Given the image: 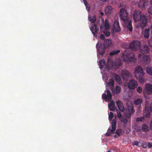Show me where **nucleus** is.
Returning <instances> with one entry per match:
<instances>
[{
  "instance_id": "f257e3e1",
  "label": "nucleus",
  "mask_w": 152,
  "mask_h": 152,
  "mask_svg": "<svg viewBox=\"0 0 152 152\" xmlns=\"http://www.w3.org/2000/svg\"><path fill=\"white\" fill-rule=\"evenodd\" d=\"M133 18L135 21H140L136 26L137 28H141L143 29L145 26L148 21V19L146 16L142 15L140 11L135 10L133 13Z\"/></svg>"
},
{
  "instance_id": "f03ea898",
  "label": "nucleus",
  "mask_w": 152,
  "mask_h": 152,
  "mask_svg": "<svg viewBox=\"0 0 152 152\" xmlns=\"http://www.w3.org/2000/svg\"><path fill=\"white\" fill-rule=\"evenodd\" d=\"M120 16L121 20L123 21V25L124 26L127 27L129 31L132 30V27L131 21L128 18V14L125 8L121 9L120 12Z\"/></svg>"
},
{
  "instance_id": "7ed1b4c3",
  "label": "nucleus",
  "mask_w": 152,
  "mask_h": 152,
  "mask_svg": "<svg viewBox=\"0 0 152 152\" xmlns=\"http://www.w3.org/2000/svg\"><path fill=\"white\" fill-rule=\"evenodd\" d=\"M134 74L135 77L138 79L140 83L145 82L146 79L144 77L145 73L143 68L140 66H137L134 71Z\"/></svg>"
},
{
  "instance_id": "20e7f679",
  "label": "nucleus",
  "mask_w": 152,
  "mask_h": 152,
  "mask_svg": "<svg viewBox=\"0 0 152 152\" xmlns=\"http://www.w3.org/2000/svg\"><path fill=\"white\" fill-rule=\"evenodd\" d=\"M123 59L124 61L129 63L131 61L134 62L136 61V59L134 58V56L129 49L126 50L123 53Z\"/></svg>"
},
{
  "instance_id": "39448f33",
  "label": "nucleus",
  "mask_w": 152,
  "mask_h": 152,
  "mask_svg": "<svg viewBox=\"0 0 152 152\" xmlns=\"http://www.w3.org/2000/svg\"><path fill=\"white\" fill-rule=\"evenodd\" d=\"M127 109L125 112V115L126 118L121 119V121L124 123H126L128 122L127 118H129L131 115L134 112V107L132 104L130 102H128L127 104Z\"/></svg>"
},
{
  "instance_id": "423d86ee",
  "label": "nucleus",
  "mask_w": 152,
  "mask_h": 152,
  "mask_svg": "<svg viewBox=\"0 0 152 152\" xmlns=\"http://www.w3.org/2000/svg\"><path fill=\"white\" fill-rule=\"evenodd\" d=\"M107 65L108 66L107 69H110L113 66L118 67L121 65V62L120 59L117 58L115 59L114 62L111 59H108L107 62Z\"/></svg>"
},
{
  "instance_id": "0eeeda50",
  "label": "nucleus",
  "mask_w": 152,
  "mask_h": 152,
  "mask_svg": "<svg viewBox=\"0 0 152 152\" xmlns=\"http://www.w3.org/2000/svg\"><path fill=\"white\" fill-rule=\"evenodd\" d=\"M143 93L146 99H148L149 97L146 96L152 94V84L148 83H146L143 90Z\"/></svg>"
},
{
  "instance_id": "6e6552de",
  "label": "nucleus",
  "mask_w": 152,
  "mask_h": 152,
  "mask_svg": "<svg viewBox=\"0 0 152 152\" xmlns=\"http://www.w3.org/2000/svg\"><path fill=\"white\" fill-rule=\"evenodd\" d=\"M138 59L139 61L143 65H145L150 61L149 56L146 55H142L140 54H138Z\"/></svg>"
},
{
  "instance_id": "1a4fd4ad",
  "label": "nucleus",
  "mask_w": 152,
  "mask_h": 152,
  "mask_svg": "<svg viewBox=\"0 0 152 152\" xmlns=\"http://www.w3.org/2000/svg\"><path fill=\"white\" fill-rule=\"evenodd\" d=\"M104 29L103 31L104 34L106 36L109 37L110 34V32L109 31L110 28V26L107 19L105 20L104 23Z\"/></svg>"
},
{
  "instance_id": "9d476101",
  "label": "nucleus",
  "mask_w": 152,
  "mask_h": 152,
  "mask_svg": "<svg viewBox=\"0 0 152 152\" xmlns=\"http://www.w3.org/2000/svg\"><path fill=\"white\" fill-rule=\"evenodd\" d=\"M141 44L140 42L135 40L132 42L129 45L130 48L133 50H140V48Z\"/></svg>"
},
{
  "instance_id": "9b49d317",
  "label": "nucleus",
  "mask_w": 152,
  "mask_h": 152,
  "mask_svg": "<svg viewBox=\"0 0 152 152\" xmlns=\"http://www.w3.org/2000/svg\"><path fill=\"white\" fill-rule=\"evenodd\" d=\"M121 75L122 79L124 80H127L129 78L132 77V74L125 69L122 70Z\"/></svg>"
},
{
  "instance_id": "f8f14e48",
  "label": "nucleus",
  "mask_w": 152,
  "mask_h": 152,
  "mask_svg": "<svg viewBox=\"0 0 152 152\" xmlns=\"http://www.w3.org/2000/svg\"><path fill=\"white\" fill-rule=\"evenodd\" d=\"M116 121L115 120L113 119L111 122V129L109 128L106 133V135L107 136H110L111 134L115 132L116 127Z\"/></svg>"
},
{
  "instance_id": "ddd939ff",
  "label": "nucleus",
  "mask_w": 152,
  "mask_h": 152,
  "mask_svg": "<svg viewBox=\"0 0 152 152\" xmlns=\"http://www.w3.org/2000/svg\"><path fill=\"white\" fill-rule=\"evenodd\" d=\"M107 95L105 94H103L102 95V97L105 99L106 102H108L111 100L112 95L110 91L109 90L107 91Z\"/></svg>"
},
{
  "instance_id": "4468645a",
  "label": "nucleus",
  "mask_w": 152,
  "mask_h": 152,
  "mask_svg": "<svg viewBox=\"0 0 152 152\" xmlns=\"http://www.w3.org/2000/svg\"><path fill=\"white\" fill-rule=\"evenodd\" d=\"M137 86V82L134 79L131 80L128 84V87L130 89H134Z\"/></svg>"
},
{
  "instance_id": "2eb2a0df",
  "label": "nucleus",
  "mask_w": 152,
  "mask_h": 152,
  "mask_svg": "<svg viewBox=\"0 0 152 152\" xmlns=\"http://www.w3.org/2000/svg\"><path fill=\"white\" fill-rule=\"evenodd\" d=\"M98 53L100 55H103L105 52V48L102 44L97 43L96 45Z\"/></svg>"
},
{
  "instance_id": "dca6fc26",
  "label": "nucleus",
  "mask_w": 152,
  "mask_h": 152,
  "mask_svg": "<svg viewBox=\"0 0 152 152\" xmlns=\"http://www.w3.org/2000/svg\"><path fill=\"white\" fill-rule=\"evenodd\" d=\"M105 13L107 16H109L114 12L113 8L110 6L108 5L105 8Z\"/></svg>"
},
{
  "instance_id": "f3484780",
  "label": "nucleus",
  "mask_w": 152,
  "mask_h": 152,
  "mask_svg": "<svg viewBox=\"0 0 152 152\" xmlns=\"http://www.w3.org/2000/svg\"><path fill=\"white\" fill-rule=\"evenodd\" d=\"M139 51L141 53H147L149 51L148 47L146 45H144L140 47Z\"/></svg>"
},
{
  "instance_id": "a211bd4d",
  "label": "nucleus",
  "mask_w": 152,
  "mask_h": 152,
  "mask_svg": "<svg viewBox=\"0 0 152 152\" xmlns=\"http://www.w3.org/2000/svg\"><path fill=\"white\" fill-rule=\"evenodd\" d=\"M152 110L151 107L145 109L144 112V115L147 118L151 117V114Z\"/></svg>"
},
{
  "instance_id": "6ab92c4d",
  "label": "nucleus",
  "mask_w": 152,
  "mask_h": 152,
  "mask_svg": "<svg viewBox=\"0 0 152 152\" xmlns=\"http://www.w3.org/2000/svg\"><path fill=\"white\" fill-rule=\"evenodd\" d=\"M113 29L116 32H118L121 31V29L118 21L115 20L114 21L113 25Z\"/></svg>"
},
{
  "instance_id": "aec40b11",
  "label": "nucleus",
  "mask_w": 152,
  "mask_h": 152,
  "mask_svg": "<svg viewBox=\"0 0 152 152\" xmlns=\"http://www.w3.org/2000/svg\"><path fill=\"white\" fill-rule=\"evenodd\" d=\"M116 104L118 109L121 111H124V108L122 102L119 100L116 102Z\"/></svg>"
},
{
  "instance_id": "412c9836",
  "label": "nucleus",
  "mask_w": 152,
  "mask_h": 152,
  "mask_svg": "<svg viewBox=\"0 0 152 152\" xmlns=\"http://www.w3.org/2000/svg\"><path fill=\"white\" fill-rule=\"evenodd\" d=\"M104 46L108 48L112 47L113 45V43L112 40L110 39H106L104 41Z\"/></svg>"
},
{
  "instance_id": "4be33fe9",
  "label": "nucleus",
  "mask_w": 152,
  "mask_h": 152,
  "mask_svg": "<svg viewBox=\"0 0 152 152\" xmlns=\"http://www.w3.org/2000/svg\"><path fill=\"white\" fill-rule=\"evenodd\" d=\"M108 107L110 110L112 111H114L117 109L115 107L114 102L113 100L111 101L108 104Z\"/></svg>"
},
{
  "instance_id": "5701e85b",
  "label": "nucleus",
  "mask_w": 152,
  "mask_h": 152,
  "mask_svg": "<svg viewBox=\"0 0 152 152\" xmlns=\"http://www.w3.org/2000/svg\"><path fill=\"white\" fill-rule=\"evenodd\" d=\"M148 4V2L145 0H140L138 4L139 7L142 8H145Z\"/></svg>"
},
{
  "instance_id": "b1692460",
  "label": "nucleus",
  "mask_w": 152,
  "mask_h": 152,
  "mask_svg": "<svg viewBox=\"0 0 152 152\" xmlns=\"http://www.w3.org/2000/svg\"><path fill=\"white\" fill-rule=\"evenodd\" d=\"M121 88L119 86H116L115 88V89H112V92L113 94H120L121 91Z\"/></svg>"
},
{
  "instance_id": "393cba45",
  "label": "nucleus",
  "mask_w": 152,
  "mask_h": 152,
  "mask_svg": "<svg viewBox=\"0 0 152 152\" xmlns=\"http://www.w3.org/2000/svg\"><path fill=\"white\" fill-rule=\"evenodd\" d=\"M99 67L100 69H102L104 66H105V67L107 69H107V68L108 67V66L107 65V64L106 65L105 62V61L103 60H102L99 62Z\"/></svg>"
},
{
  "instance_id": "a878e982",
  "label": "nucleus",
  "mask_w": 152,
  "mask_h": 152,
  "mask_svg": "<svg viewBox=\"0 0 152 152\" xmlns=\"http://www.w3.org/2000/svg\"><path fill=\"white\" fill-rule=\"evenodd\" d=\"M91 31L93 34H95L98 30V28L97 27L95 24H94L90 28Z\"/></svg>"
},
{
  "instance_id": "bb28decb",
  "label": "nucleus",
  "mask_w": 152,
  "mask_h": 152,
  "mask_svg": "<svg viewBox=\"0 0 152 152\" xmlns=\"http://www.w3.org/2000/svg\"><path fill=\"white\" fill-rule=\"evenodd\" d=\"M114 81L113 79H111L107 83V86H109L111 89L113 88L114 85Z\"/></svg>"
},
{
  "instance_id": "cd10ccee",
  "label": "nucleus",
  "mask_w": 152,
  "mask_h": 152,
  "mask_svg": "<svg viewBox=\"0 0 152 152\" xmlns=\"http://www.w3.org/2000/svg\"><path fill=\"white\" fill-rule=\"evenodd\" d=\"M149 29H146L145 31L143 32L144 37L146 38H148L149 36Z\"/></svg>"
},
{
  "instance_id": "c85d7f7f",
  "label": "nucleus",
  "mask_w": 152,
  "mask_h": 152,
  "mask_svg": "<svg viewBox=\"0 0 152 152\" xmlns=\"http://www.w3.org/2000/svg\"><path fill=\"white\" fill-rule=\"evenodd\" d=\"M146 71L148 74L152 75V67L150 66L147 67L146 68Z\"/></svg>"
},
{
  "instance_id": "c756f323",
  "label": "nucleus",
  "mask_w": 152,
  "mask_h": 152,
  "mask_svg": "<svg viewBox=\"0 0 152 152\" xmlns=\"http://www.w3.org/2000/svg\"><path fill=\"white\" fill-rule=\"evenodd\" d=\"M142 130L144 132H146L148 131L149 128L145 124H144L142 125Z\"/></svg>"
},
{
  "instance_id": "7c9ffc66",
  "label": "nucleus",
  "mask_w": 152,
  "mask_h": 152,
  "mask_svg": "<svg viewBox=\"0 0 152 152\" xmlns=\"http://www.w3.org/2000/svg\"><path fill=\"white\" fill-rule=\"evenodd\" d=\"M142 99H141L138 98L135 100L134 103L136 105H140L142 102Z\"/></svg>"
},
{
  "instance_id": "2f4dec72",
  "label": "nucleus",
  "mask_w": 152,
  "mask_h": 152,
  "mask_svg": "<svg viewBox=\"0 0 152 152\" xmlns=\"http://www.w3.org/2000/svg\"><path fill=\"white\" fill-rule=\"evenodd\" d=\"M88 18L90 21L92 23H94L96 20V18L95 16L89 15L88 17Z\"/></svg>"
},
{
  "instance_id": "473e14b6",
  "label": "nucleus",
  "mask_w": 152,
  "mask_h": 152,
  "mask_svg": "<svg viewBox=\"0 0 152 152\" xmlns=\"http://www.w3.org/2000/svg\"><path fill=\"white\" fill-rule=\"evenodd\" d=\"M115 79L117 82L119 84H120L121 83V78L119 75H115Z\"/></svg>"
},
{
  "instance_id": "72a5a7b5",
  "label": "nucleus",
  "mask_w": 152,
  "mask_h": 152,
  "mask_svg": "<svg viewBox=\"0 0 152 152\" xmlns=\"http://www.w3.org/2000/svg\"><path fill=\"white\" fill-rule=\"evenodd\" d=\"M120 51L119 50H115L110 53V55L113 56L119 53Z\"/></svg>"
},
{
  "instance_id": "f704fd0d",
  "label": "nucleus",
  "mask_w": 152,
  "mask_h": 152,
  "mask_svg": "<svg viewBox=\"0 0 152 152\" xmlns=\"http://www.w3.org/2000/svg\"><path fill=\"white\" fill-rule=\"evenodd\" d=\"M116 110L117 111V115L118 118L120 119H121L122 117V115L121 113L119 112V111L117 109H116Z\"/></svg>"
},
{
  "instance_id": "c9c22d12",
  "label": "nucleus",
  "mask_w": 152,
  "mask_h": 152,
  "mask_svg": "<svg viewBox=\"0 0 152 152\" xmlns=\"http://www.w3.org/2000/svg\"><path fill=\"white\" fill-rule=\"evenodd\" d=\"M144 118L143 117H141L139 118H137L136 119V121L137 122L142 121L144 120Z\"/></svg>"
},
{
  "instance_id": "e433bc0d",
  "label": "nucleus",
  "mask_w": 152,
  "mask_h": 152,
  "mask_svg": "<svg viewBox=\"0 0 152 152\" xmlns=\"http://www.w3.org/2000/svg\"><path fill=\"white\" fill-rule=\"evenodd\" d=\"M149 101L146 100L145 103V109L149 108L151 107L149 106Z\"/></svg>"
},
{
  "instance_id": "4c0bfd02",
  "label": "nucleus",
  "mask_w": 152,
  "mask_h": 152,
  "mask_svg": "<svg viewBox=\"0 0 152 152\" xmlns=\"http://www.w3.org/2000/svg\"><path fill=\"white\" fill-rule=\"evenodd\" d=\"M113 117V112H110L109 115V119L110 121L111 120L112 118Z\"/></svg>"
},
{
  "instance_id": "58836bf2",
  "label": "nucleus",
  "mask_w": 152,
  "mask_h": 152,
  "mask_svg": "<svg viewBox=\"0 0 152 152\" xmlns=\"http://www.w3.org/2000/svg\"><path fill=\"white\" fill-rule=\"evenodd\" d=\"M142 88L141 86H139L137 88V91L139 93H140L142 92Z\"/></svg>"
},
{
  "instance_id": "ea45409f",
  "label": "nucleus",
  "mask_w": 152,
  "mask_h": 152,
  "mask_svg": "<svg viewBox=\"0 0 152 152\" xmlns=\"http://www.w3.org/2000/svg\"><path fill=\"white\" fill-rule=\"evenodd\" d=\"M121 132L122 131L120 129H117L115 132L116 134L118 136H120Z\"/></svg>"
},
{
  "instance_id": "a19ab883",
  "label": "nucleus",
  "mask_w": 152,
  "mask_h": 152,
  "mask_svg": "<svg viewBox=\"0 0 152 152\" xmlns=\"http://www.w3.org/2000/svg\"><path fill=\"white\" fill-rule=\"evenodd\" d=\"M86 0H83L84 3L86 6V9L88 11L89 10V7H88V6H87V3L86 1Z\"/></svg>"
},
{
  "instance_id": "79ce46f5",
  "label": "nucleus",
  "mask_w": 152,
  "mask_h": 152,
  "mask_svg": "<svg viewBox=\"0 0 152 152\" xmlns=\"http://www.w3.org/2000/svg\"><path fill=\"white\" fill-rule=\"evenodd\" d=\"M148 43L149 46L152 48V37L151 39H150L148 41Z\"/></svg>"
},
{
  "instance_id": "37998d69",
  "label": "nucleus",
  "mask_w": 152,
  "mask_h": 152,
  "mask_svg": "<svg viewBox=\"0 0 152 152\" xmlns=\"http://www.w3.org/2000/svg\"><path fill=\"white\" fill-rule=\"evenodd\" d=\"M148 11L149 13L152 14V6L148 8Z\"/></svg>"
},
{
  "instance_id": "c03bdc74",
  "label": "nucleus",
  "mask_w": 152,
  "mask_h": 152,
  "mask_svg": "<svg viewBox=\"0 0 152 152\" xmlns=\"http://www.w3.org/2000/svg\"><path fill=\"white\" fill-rule=\"evenodd\" d=\"M121 47L123 48H126L127 47V45L125 43H123L121 45Z\"/></svg>"
},
{
  "instance_id": "a18cd8bd",
  "label": "nucleus",
  "mask_w": 152,
  "mask_h": 152,
  "mask_svg": "<svg viewBox=\"0 0 152 152\" xmlns=\"http://www.w3.org/2000/svg\"><path fill=\"white\" fill-rule=\"evenodd\" d=\"M148 147L150 148L152 147V143L151 142H148Z\"/></svg>"
},
{
  "instance_id": "49530a36",
  "label": "nucleus",
  "mask_w": 152,
  "mask_h": 152,
  "mask_svg": "<svg viewBox=\"0 0 152 152\" xmlns=\"http://www.w3.org/2000/svg\"><path fill=\"white\" fill-rule=\"evenodd\" d=\"M150 129L151 130H152V119L151 121L149 124Z\"/></svg>"
},
{
  "instance_id": "de8ad7c7",
  "label": "nucleus",
  "mask_w": 152,
  "mask_h": 152,
  "mask_svg": "<svg viewBox=\"0 0 152 152\" xmlns=\"http://www.w3.org/2000/svg\"><path fill=\"white\" fill-rule=\"evenodd\" d=\"M139 142L137 141H135L134 142L132 143V145H135L137 146Z\"/></svg>"
},
{
  "instance_id": "09e8293b",
  "label": "nucleus",
  "mask_w": 152,
  "mask_h": 152,
  "mask_svg": "<svg viewBox=\"0 0 152 152\" xmlns=\"http://www.w3.org/2000/svg\"><path fill=\"white\" fill-rule=\"evenodd\" d=\"M100 38L101 39H103L104 38V36L103 34H101L100 36Z\"/></svg>"
},
{
  "instance_id": "8fccbe9b",
  "label": "nucleus",
  "mask_w": 152,
  "mask_h": 152,
  "mask_svg": "<svg viewBox=\"0 0 152 152\" xmlns=\"http://www.w3.org/2000/svg\"><path fill=\"white\" fill-rule=\"evenodd\" d=\"M147 147H148V143H145V144H144L143 145V147L144 148H146Z\"/></svg>"
},
{
  "instance_id": "3c124183",
  "label": "nucleus",
  "mask_w": 152,
  "mask_h": 152,
  "mask_svg": "<svg viewBox=\"0 0 152 152\" xmlns=\"http://www.w3.org/2000/svg\"><path fill=\"white\" fill-rule=\"evenodd\" d=\"M99 14L101 15H103L104 14V13L102 12H101V11H99Z\"/></svg>"
},
{
  "instance_id": "603ef678",
  "label": "nucleus",
  "mask_w": 152,
  "mask_h": 152,
  "mask_svg": "<svg viewBox=\"0 0 152 152\" xmlns=\"http://www.w3.org/2000/svg\"><path fill=\"white\" fill-rule=\"evenodd\" d=\"M101 1H106L107 0H100Z\"/></svg>"
},
{
  "instance_id": "864d4df0",
  "label": "nucleus",
  "mask_w": 152,
  "mask_h": 152,
  "mask_svg": "<svg viewBox=\"0 0 152 152\" xmlns=\"http://www.w3.org/2000/svg\"><path fill=\"white\" fill-rule=\"evenodd\" d=\"M150 3L152 6V0H151V1H150Z\"/></svg>"
},
{
  "instance_id": "5fc2aeb1",
  "label": "nucleus",
  "mask_w": 152,
  "mask_h": 152,
  "mask_svg": "<svg viewBox=\"0 0 152 152\" xmlns=\"http://www.w3.org/2000/svg\"><path fill=\"white\" fill-rule=\"evenodd\" d=\"M102 26H100V28L101 29V30H102Z\"/></svg>"
},
{
  "instance_id": "6e6d98bb",
  "label": "nucleus",
  "mask_w": 152,
  "mask_h": 152,
  "mask_svg": "<svg viewBox=\"0 0 152 152\" xmlns=\"http://www.w3.org/2000/svg\"><path fill=\"white\" fill-rule=\"evenodd\" d=\"M114 137H117L116 135H114Z\"/></svg>"
},
{
  "instance_id": "4d7b16f0",
  "label": "nucleus",
  "mask_w": 152,
  "mask_h": 152,
  "mask_svg": "<svg viewBox=\"0 0 152 152\" xmlns=\"http://www.w3.org/2000/svg\"><path fill=\"white\" fill-rule=\"evenodd\" d=\"M107 152H110V151H108Z\"/></svg>"
},
{
  "instance_id": "13d9d810",
  "label": "nucleus",
  "mask_w": 152,
  "mask_h": 152,
  "mask_svg": "<svg viewBox=\"0 0 152 152\" xmlns=\"http://www.w3.org/2000/svg\"><path fill=\"white\" fill-rule=\"evenodd\" d=\"M151 106H152V103H151Z\"/></svg>"
}]
</instances>
